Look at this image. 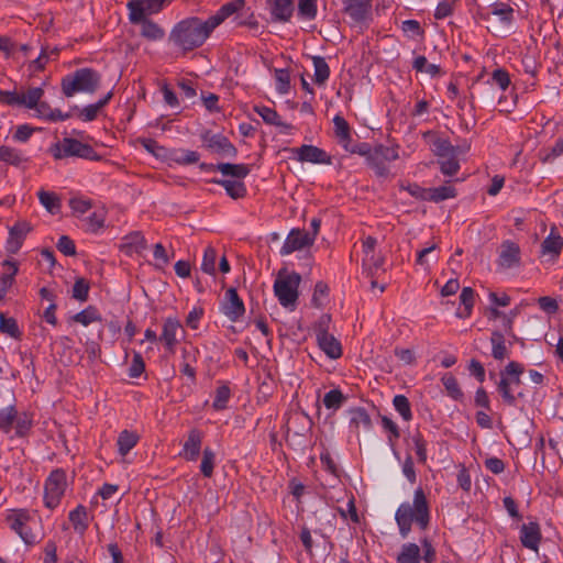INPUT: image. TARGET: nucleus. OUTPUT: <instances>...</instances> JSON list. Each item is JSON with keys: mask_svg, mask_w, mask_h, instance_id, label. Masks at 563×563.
Returning a JSON list of instances; mask_svg holds the SVG:
<instances>
[{"mask_svg": "<svg viewBox=\"0 0 563 563\" xmlns=\"http://www.w3.org/2000/svg\"><path fill=\"white\" fill-rule=\"evenodd\" d=\"M245 5V0H232L224 3L208 19L187 16L178 21L168 34V43L181 55L202 47L213 31L230 16L238 14Z\"/></svg>", "mask_w": 563, "mask_h": 563, "instance_id": "1", "label": "nucleus"}, {"mask_svg": "<svg viewBox=\"0 0 563 563\" xmlns=\"http://www.w3.org/2000/svg\"><path fill=\"white\" fill-rule=\"evenodd\" d=\"M430 520V505L421 487H418L413 492L411 504L408 501L400 504L395 512V521L402 539L409 536L413 523H416L420 530L424 531L429 528Z\"/></svg>", "mask_w": 563, "mask_h": 563, "instance_id": "2", "label": "nucleus"}, {"mask_svg": "<svg viewBox=\"0 0 563 563\" xmlns=\"http://www.w3.org/2000/svg\"><path fill=\"white\" fill-rule=\"evenodd\" d=\"M523 372L525 366L521 363L511 361L499 373L500 379L497 384V391L504 404L509 407H515L518 399L526 398L523 391L515 394V389L522 384L521 375Z\"/></svg>", "mask_w": 563, "mask_h": 563, "instance_id": "3", "label": "nucleus"}, {"mask_svg": "<svg viewBox=\"0 0 563 563\" xmlns=\"http://www.w3.org/2000/svg\"><path fill=\"white\" fill-rule=\"evenodd\" d=\"M101 75L92 68H79L62 78L60 87L66 97L77 92L93 93L100 86Z\"/></svg>", "mask_w": 563, "mask_h": 563, "instance_id": "4", "label": "nucleus"}, {"mask_svg": "<svg viewBox=\"0 0 563 563\" xmlns=\"http://www.w3.org/2000/svg\"><path fill=\"white\" fill-rule=\"evenodd\" d=\"M49 154L55 159L77 157L81 159L100 162L102 156L95 148L75 137H64L62 141L53 143L48 148Z\"/></svg>", "mask_w": 563, "mask_h": 563, "instance_id": "5", "label": "nucleus"}, {"mask_svg": "<svg viewBox=\"0 0 563 563\" xmlns=\"http://www.w3.org/2000/svg\"><path fill=\"white\" fill-rule=\"evenodd\" d=\"M301 283V275L299 273H286L280 271L274 282V294L279 303L290 311L297 307L299 298V285Z\"/></svg>", "mask_w": 563, "mask_h": 563, "instance_id": "6", "label": "nucleus"}, {"mask_svg": "<svg viewBox=\"0 0 563 563\" xmlns=\"http://www.w3.org/2000/svg\"><path fill=\"white\" fill-rule=\"evenodd\" d=\"M67 487L66 472L63 468L53 470L44 483V505L53 510L59 504Z\"/></svg>", "mask_w": 563, "mask_h": 563, "instance_id": "7", "label": "nucleus"}, {"mask_svg": "<svg viewBox=\"0 0 563 563\" xmlns=\"http://www.w3.org/2000/svg\"><path fill=\"white\" fill-rule=\"evenodd\" d=\"M33 520V516L25 508L13 509L5 518L10 529L29 545H33L37 542V536L30 526Z\"/></svg>", "mask_w": 563, "mask_h": 563, "instance_id": "8", "label": "nucleus"}, {"mask_svg": "<svg viewBox=\"0 0 563 563\" xmlns=\"http://www.w3.org/2000/svg\"><path fill=\"white\" fill-rule=\"evenodd\" d=\"M169 0H129L126 8L129 10V21L137 24L144 18L159 13Z\"/></svg>", "mask_w": 563, "mask_h": 563, "instance_id": "9", "label": "nucleus"}, {"mask_svg": "<svg viewBox=\"0 0 563 563\" xmlns=\"http://www.w3.org/2000/svg\"><path fill=\"white\" fill-rule=\"evenodd\" d=\"M200 140L203 146L212 153L232 158L238 155V148L225 135L221 133H212L211 130H203L200 133Z\"/></svg>", "mask_w": 563, "mask_h": 563, "instance_id": "10", "label": "nucleus"}, {"mask_svg": "<svg viewBox=\"0 0 563 563\" xmlns=\"http://www.w3.org/2000/svg\"><path fill=\"white\" fill-rule=\"evenodd\" d=\"M185 333V329L178 318L167 317L163 321L159 342L168 353L174 354L180 338H184Z\"/></svg>", "mask_w": 563, "mask_h": 563, "instance_id": "11", "label": "nucleus"}, {"mask_svg": "<svg viewBox=\"0 0 563 563\" xmlns=\"http://www.w3.org/2000/svg\"><path fill=\"white\" fill-rule=\"evenodd\" d=\"M521 265V250L518 243L506 240L499 247L497 266L503 269L517 268Z\"/></svg>", "mask_w": 563, "mask_h": 563, "instance_id": "12", "label": "nucleus"}, {"mask_svg": "<svg viewBox=\"0 0 563 563\" xmlns=\"http://www.w3.org/2000/svg\"><path fill=\"white\" fill-rule=\"evenodd\" d=\"M290 152L292 153L294 157L301 163L307 162L325 165L332 164L331 155H329L324 150L314 145L303 144L299 147L290 148Z\"/></svg>", "mask_w": 563, "mask_h": 563, "instance_id": "13", "label": "nucleus"}, {"mask_svg": "<svg viewBox=\"0 0 563 563\" xmlns=\"http://www.w3.org/2000/svg\"><path fill=\"white\" fill-rule=\"evenodd\" d=\"M341 2L343 13L355 24H362L371 16L373 0H341Z\"/></svg>", "mask_w": 563, "mask_h": 563, "instance_id": "14", "label": "nucleus"}, {"mask_svg": "<svg viewBox=\"0 0 563 563\" xmlns=\"http://www.w3.org/2000/svg\"><path fill=\"white\" fill-rule=\"evenodd\" d=\"M222 313L232 322L239 321L245 313V306L235 288L231 287L225 291L224 300L221 303Z\"/></svg>", "mask_w": 563, "mask_h": 563, "instance_id": "15", "label": "nucleus"}, {"mask_svg": "<svg viewBox=\"0 0 563 563\" xmlns=\"http://www.w3.org/2000/svg\"><path fill=\"white\" fill-rule=\"evenodd\" d=\"M311 245H313L312 236H308V233L303 230L291 229L279 253L285 256Z\"/></svg>", "mask_w": 563, "mask_h": 563, "instance_id": "16", "label": "nucleus"}, {"mask_svg": "<svg viewBox=\"0 0 563 563\" xmlns=\"http://www.w3.org/2000/svg\"><path fill=\"white\" fill-rule=\"evenodd\" d=\"M32 231V225L27 221H18L9 229V238L5 243V250L9 254H16L26 238Z\"/></svg>", "mask_w": 563, "mask_h": 563, "instance_id": "17", "label": "nucleus"}, {"mask_svg": "<svg viewBox=\"0 0 563 563\" xmlns=\"http://www.w3.org/2000/svg\"><path fill=\"white\" fill-rule=\"evenodd\" d=\"M272 21L286 23L289 22L294 10L295 0H266Z\"/></svg>", "mask_w": 563, "mask_h": 563, "instance_id": "18", "label": "nucleus"}, {"mask_svg": "<svg viewBox=\"0 0 563 563\" xmlns=\"http://www.w3.org/2000/svg\"><path fill=\"white\" fill-rule=\"evenodd\" d=\"M541 540V528L537 521L523 523L520 527V542L522 547L537 552Z\"/></svg>", "mask_w": 563, "mask_h": 563, "instance_id": "19", "label": "nucleus"}, {"mask_svg": "<svg viewBox=\"0 0 563 563\" xmlns=\"http://www.w3.org/2000/svg\"><path fill=\"white\" fill-rule=\"evenodd\" d=\"M146 240L140 231H134L122 238L120 251L126 256L140 255L146 249Z\"/></svg>", "mask_w": 563, "mask_h": 563, "instance_id": "20", "label": "nucleus"}, {"mask_svg": "<svg viewBox=\"0 0 563 563\" xmlns=\"http://www.w3.org/2000/svg\"><path fill=\"white\" fill-rule=\"evenodd\" d=\"M203 434L199 429H191L183 445L180 456L186 461H197L201 451Z\"/></svg>", "mask_w": 563, "mask_h": 563, "instance_id": "21", "label": "nucleus"}, {"mask_svg": "<svg viewBox=\"0 0 563 563\" xmlns=\"http://www.w3.org/2000/svg\"><path fill=\"white\" fill-rule=\"evenodd\" d=\"M515 10L505 2H495L489 7V11L482 12L479 15L483 20L488 21L490 15H496L505 26H510L514 22Z\"/></svg>", "mask_w": 563, "mask_h": 563, "instance_id": "22", "label": "nucleus"}, {"mask_svg": "<svg viewBox=\"0 0 563 563\" xmlns=\"http://www.w3.org/2000/svg\"><path fill=\"white\" fill-rule=\"evenodd\" d=\"M316 339L318 346L328 357L336 360L342 356V345L333 334L321 333Z\"/></svg>", "mask_w": 563, "mask_h": 563, "instance_id": "23", "label": "nucleus"}, {"mask_svg": "<svg viewBox=\"0 0 563 563\" xmlns=\"http://www.w3.org/2000/svg\"><path fill=\"white\" fill-rule=\"evenodd\" d=\"M68 520L70 521L75 532L82 537L89 527L87 508L81 504L78 505L75 509L69 511Z\"/></svg>", "mask_w": 563, "mask_h": 563, "instance_id": "24", "label": "nucleus"}, {"mask_svg": "<svg viewBox=\"0 0 563 563\" xmlns=\"http://www.w3.org/2000/svg\"><path fill=\"white\" fill-rule=\"evenodd\" d=\"M210 183L222 186L227 195L234 200L243 199L247 195V188L242 180L213 178Z\"/></svg>", "mask_w": 563, "mask_h": 563, "instance_id": "25", "label": "nucleus"}, {"mask_svg": "<svg viewBox=\"0 0 563 563\" xmlns=\"http://www.w3.org/2000/svg\"><path fill=\"white\" fill-rule=\"evenodd\" d=\"M334 135L338 143L343 147L347 148L349 143L352 142V130L349 122L340 114L333 118Z\"/></svg>", "mask_w": 563, "mask_h": 563, "instance_id": "26", "label": "nucleus"}, {"mask_svg": "<svg viewBox=\"0 0 563 563\" xmlns=\"http://www.w3.org/2000/svg\"><path fill=\"white\" fill-rule=\"evenodd\" d=\"M140 441V435L136 431L124 429L121 431L117 439L118 453L125 456Z\"/></svg>", "mask_w": 563, "mask_h": 563, "instance_id": "27", "label": "nucleus"}, {"mask_svg": "<svg viewBox=\"0 0 563 563\" xmlns=\"http://www.w3.org/2000/svg\"><path fill=\"white\" fill-rule=\"evenodd\" d=\"M563 249V239L556 232V229H552L550 234L541 243V253L543 255L550 254L553 257H558Z\"/></svg>", "mask_w": 563, "mask_h": 563, "instance_id": "28", "label": "nucleus"}, {"mask_svg": "<svg viewBox=\"0 0 563 563\" xmlns=\"http://www.w3.org/2000/svg\"><path fill=\"white\" fill-rule=\"evenodd\" d=\"M0 161L8 165L20 167L22 164L29 163L30 159L22 151L11 146L1 145Z\"/></svg>", "mask_w": 563, "mask_h": 563, "instance_id": "29", "label": "nucleus"}, {"mask_svg": "<svg viewBox=\"0 0 563 563\" xmlns=\"http://www.w3.org/2000/svg\"><path fill=\"white\" fill-rule=\"evenodd\" d=\"M397 563H421V550L417 543L407 542L400 547Z\"/></svg>", "mask_w": 563, "mask_h": 563, "instance_id": "30", "label": "nucleus"}, {"mask_svg": "<svg viewBox=\"0 0 563 563\" xmlns=\"http://www.w3.org/2000/svg\"><path fill=\"white\" fill-rule=\"evenodd\" d=\"M254 112H256L266 124L280 126L285 129H291V125L280 121V117L277 111L273 108H269L264 104H256L253 107Z\"/></svg>", "mask_w": 563, "mask_h": 563, "instance_id": "31", "label": "nucleus"}, {"mask_svg": "<svg viewBox=\"0 0 563 563\" xmlns=\"http://www.w3.org/2000/svg\"><path fill=\"white\" fill-rule=\"evenodd\" d=\"M219 172L223 176H230L233 180H242L250 174L251 167L247 164L219 163Z\"/></svg>", "mask_w": 563, "mask_h": 563, "instance_id": "32", "label": "nucleus"}, {"mask_svg": "<svg viewBox=\"0 0 563 563\" xmlns=\"http://www.w3.org/2000/svg\"><path fill=\"white\" fill-rule=\"evenodd\" d=\"M311 60H312L313 68H314L313 82L317 86L322 87L327 84V81L330 77V73H331L330 67H329L325 58L322 56H312Z\"/></svg>", "mask_w": 563, "mask_h": 563, "instance_id": "33", "label": "nucleus"}, {"mask_svg": "<svg viewBox=\"0 0 563 563\" xmlns=\"http://www.w3.org/2000/svg\"><path fill=\"white\" fill-rule=\"evenodd\" d=\"M490 344L492 356L496 361H503L508 357L509 351L506 346L505 335L500 331L495 330L492 332Z\"/></svg>", "mask_w": 563, "mask_h": 563, "instance_id": "34", "label": "nucleus"}, {"mask_svg": "<svg viewBox=\"0 0 563 563\" xmlns=\"http://www.w3.org/2000/svg\"><path fill=\"white\" fill-rule=\"evenodd\" d=\"M74 322L80 323L84 327L89 325L92 322H101L102 317L96 306H88L84 310L77 312L71 317Z\"/></svg>", "mask_w": 563, "mask_h": 563, "instance_id": "35", "label": "nucleus"}, {"mask_svg": "<svg viewBox=\"0 0 563 563\" xmlns=\"http://www.w3.org/2000/svg\"><path fill=\"white\" fill-rule=\"evenodd\" d=\"M168 159L179 165H191L199 162L200 154L191 150H172Z\"/></svg>", "mask_w": 563, "mask_h": 563, "instance_id": "36", "label": "nucleus"}, {"mask_svg": "<svg viewBox=\"0 0 563 563\" xmlns=\"http://www.w3.org/2000/svg\"><path fill=\"white\" fill-rule=\"evenodd\" d=\"M137 24H141V35L150 41L162 40L165 35L164 30L148 18H144Z\"/></svg>", "mask_w": 563, "mask_h": 563, "instance_id": "37", "label": "nucleus"}, {"mask_svg": "<svg viewBox=\"0 0 563 563\" xmlns=\"http://www.w3.org/2000/svg\"><path fill=\"white\" fill-rule=\"evenodd\" d=\"M460 301L464 309L457 310L456 316L461 319H466L471 317L474 302H475V291L471 287H464L460 294Z\"/></svg>", "mask_w": 563, "mask_h": 563, "instance_id": "38", "label": "nucleus"}, {"mask_svg": "<svg viewBox=\"0 0 563 563\" xmlns=\"http://www.w3.org/2000/svg\"><path fill=\"white\" fill-rule=\"evenodd\" d=\"M428 201L439 203L446 199L455 198L457 195L456 189L453 186L443 185L440 187L428 188Z\"/></svg>", "mask_w": 563, "mask_h": 563, "instance_id": "39", "label": "nucleus"}, {"mask_svg": "<svg viewBox=\"0 0 563 563\" xmlns=\"http://www.w3.org/2000/svg\"><path fill=\"white\" fill-rule=\"evenodd\" d=\"M41 205L52 214L59 212L62 203L59 197L53 191L40 190L37 192Z\"/></svg>", "mask_w": 563, "mask_h": 563, "instance_id": "40", "label": "nucleus"}, {"mask_svg": "<svg viewBox=\"0 0 563 563\" xmlns=\"http://www.w3.org/2000/svg\"><path fill=\"white\" fill-rule=\"evenodd\" d=\"M350 424L356 429H358L361 426L364 427L366 430H369L372 428V419L363 407H356L350 410Z\"/></svg>", "mask_w": 563, "mask_h": 563, "instance_id": "41", "label": "nucleus"}, {"mask_svg": "<svg viewBox=\"0 0 563 563\" xmlns=\"http://www.w3.org/2000/svg\"><path fill=\"white\" fill-rule=\"evenodd\" d=\"M0 332L15 340H21L22 338L16 320L12 317H5L3 312H0Z\"/></svg>", "mask_w": 563, "mask_h": 563, "instance_id": "42", "label": "nucleus"}, {"mask_svg": "<svg viewBox=\"0 0 563 563\" xmlns=\"http://www.w3.org/2000/svg\"><path fill=\"white\" fill-rule=\"evenodd\" d=\"M347 397L339 388H334L325 393L323 397V405L327 409L335 412L346 401Z\"/></svg>", "mask_w": 563, "mask_h": 563, "instance_id": "43", "label": "nucleus"}, {"mask_svg": "<svg viewBox=\"0 0 563 563\" xmlns=\"http://www.w3.org/2000/svg\"><path fill=\"white\" fill-rule=\"evenodd\" d=\"M441 382L448 393V395L456 400H463L464 394L459 385L457 379L450 373H446L442 376Z\"/></svg>", "mask_w": 563, "mask_h": 563, "instance_id": "44", "label": "nucleus"}, {"mask_svg": "<svg viewBox=\"0 0 563 563\" xmlns=\"http://www.w3.org/2000/svg\"><path fill=\"white\" fill-rule=\"evenodd\" d=\"M318 0H298L297 16L300 20H314L318 13Z\"/></svg>", "mask_w": 563, "mask_h": 563, "instance_id": "45", "label": "nucleus"}, {"mask_svg": "<svg viewBox=\"0 0 563 563\" xmlns=\"http://www.w3.org/2000/svg\"><path fill=\"white\" fill-rule=\"evenodd\" d=\"M44 96V89L42 87L29 88L26 93H20L21 107L33 109L41 102Z\"/></svg>", "mask_w": 563, "mask_h": 563, "instance_id": "46", "label": "nucleus"}, {"mask_svg": "<svg viewBox=\"0 0 563 563\" xmlns=\"http://www.w3.org/2000/svg\"><path fill=\"white\" fill-rule=\"evenodd\" d=\"M366 163L377 177L387 178L389 176V167L386 165L385 159L377 154L375 148L373 154L366 159Z\"/></svg>", "mask_w": 563, "mask_h": 563, "instance_id": "47", "label": "nucleus"}, {"mask_svg": "<svg viewBox=\"0 0 563 563\" xmlns=\"http://www.w3.org/2000/svg\"><path fill=\"white\" fill-rule=\"evenodd\" d=\"M16 413V408L13 405L0 409V431L9 433L12 430Z\"/></svg>", "mask_w": 563, "mask_h": 563, "instance_id": "48", "label": "nucleus"}, {"mask_svg": "<svg viewBox=\"0 0 563 563\" xmlns=\"http://www.w3.org/2000/svg\"><path fill=\"white\" fill-rule=\"evenodd\" d=\"M432 151L434 155L439 157V159L456 154L455 147L451 144L449 139L444 137H437L433 141Z\"/></svg>", "mask_w": 563, "mask_h": 563, "instance_id": "49", "label": "nucleus"}, {"mask_svg": "<svg viewBox=\"0 0 563 563\" xmlns=\"http://www.w3.org/2000/svg\"><path fill=\"white\" fill-rule=\"evenodd\" d=\"M216 465V453L209 446L205 448L202 451V459L200 463V472L201 474L210 478L213 475V470Z\"/></svg>", "mask_w": 563, "mask_h": 563, "instance_id": "50", "label": "nucleus"}, {"mask_svg": "<svg viewBox=\"0 0 563 563\" xmlns=\"http://www.w3.org/2000/svg\"><path fill=\"white\" fill-rule=\"evenodd\" d=\"M140 143L148 153L157 158L167 159L169 156L170 151L159 145L154 139L143 137L140 139Z\"/></svg>", "mask_w": 563, "mask_h": 563, "instance_id": "51", "label": "nucleus"}, {"mask_svg": "<svg viewBox=\"0 0 563 563\" xmlns=\"http://www.w3.org/2000/svg\"><path fill=\"white\" fill-rule=\"evenodd\" d=\"M2 266L12 268V273H3L0 276V288L9 290L14 283V277L19 272V263L12 260H4Z\"/></svg>", "mask_w": 563, "mask_h": 563, "instance_id": "52", "label": "nucleus"}, {"mask_svg": "<svg viewBox=\"0 0 563 563\" xmlns=\"http://www.w3.org/2000/svg\"><path fill=\"white\" fill-rule=\"evenodd\" d=\"M274 77L276 80V90L280 95H286L290 90V73L286 68H275Z\"/></svg>", "mask_w": 563, "mask_h": 563, "instance_id": "53", "label": "nucleus"}, {"mask_svg": "<svg viewBox=\"0 0 563 563\" xmlns=\"http://www.w3.org/2000/svg\"><path fill=\"white\" fill-rule=\"evenodd\" d=\"M89 290H90L89 282L84 277H79L74 283L73 290H71V297L80 302H85L88 300Z\"/></svg>", "mask_w": 563, "mask_h": 563, "instance_id": "54", "label": "nucleus"}, {"mask_svg": "<svg viewBox=\"0 0 563 563\" xmlns=\"http://www.w3.org/2000/svg\"><path fill=\"white\" fill-rule=\"evenodd\" d=\"M395 410L401 416L405 421L412 419L411 406L405 395H396L393 399Z\"/></svg>", "mask_w": 563, "mask_h": 563, "instance_id": "55", "label": "nucleus"}, {"mask_svg": "<svg viewBox=\"0 0 563 563\" xmlns=\"http://www.w3.org/2000/svg\"><path fill=\"white\" fill-rule=\"evenodd\" d=\"M382 427L388 432L387 440L391 449L395 448L397 440L400 438V431L396 422L387 416H382Z\"/></svg>", "mask_w": 563, "mask_h": 563, "instance_id": "56", "label": "nucleus"}, {"mask_svg": "<svg viewBox=\"0 0 563 563\" xmlns=\"http://www.w3.org/2000/svg\"><path fill=\"white\" fill-rule=\"evenodd\" d=\"M438 164L440 165V170L444 176H455L460 170V163L456 158V154L438 159Z\"/></svg>", "mask_w": 563, "mask_h": 563, "instance_id": "57", "label": "nucleus"}, {"mask_svg": "<svg viewBox=\"0 0 563 563\" xmlns=\"http://www.w3.org/2000/svg\"><path fill=\"white\" fill-rule=\"evenodd\" d=\"M32 417L27 412L16 413L14 421L16 437H25L32 428Z\"/></svg>", "mask_w": 563, "mask_h": 563, "instance_id": "58", "label": "nucleus"}, {"mask_svg": "<svg viewBox=\"0 0 563 563\" xmlns=\"http://www.w3.org/2000/svg\"><path fill=\"white\" fill-rule=\"evenodd\" d=\"M231 397V389L228 385H221L216 389L212 407L214 410H223L227 408Z\"/></svg>", "mask_w": 563, "mask_h": 563, "instance_id": "59", "label": "nucleus"}, {"mask_svg": "<svg viewBox=\"0 0 563 563\" xmlns=\"http://www.w3.org/2000/svg\"><path fill=\"white\" fill-rule=\"evenodd\" d=\"M217 252L212 246L206 247L201 262V271L209 275L216 274Z\"/></svg>", "mask_w": 563, "mask_h": 563, "instance_id": "60", "label": "nucleus"}, {"mask_svg": "<svg viewBox=\"0 0 563 563\" xmlns=\"http://www.w3.org/2000/svg\"><path fill=\"white\" fill-rule=\"evenodd\" d=\"M510 82L509 73L504 68L495 69L492 73L490 79L487 80V84H495L501 91H506L510 86Z\"/></svg>", "mask_w": 563, "mask_h": 563, "instance_id": "61", "label": "nucleus"}, {"mask_svg": "<svg viewBox=\"0 0 563 563\" xmlns=\"http://www.w3.org/2000/svg\"><path fill=\"white\" fill-rule=\"evenodd\" d=\"M329 286L327 283L320 280L317 282L314 285L311 303L317 307L321 308L324 305V299L329 296Z\"/></svg>", "mask_w": 563, "mask_h": 563, "instance_id": "62", "label": "nucleus"}, {"mask_svg": "<svg viewBox=\"0 0 563 563\" xmlns=\"http://www.w3.org/2000/svg\"><path fill=\"white\" fill-rule=\"evenodd\" d=\"M457 0H442L438 3L433 16L435 20H443L454 12Z\"/></svg>", "mask_w": 563, "mask_h": 563, "instance_id": "63", "label": "nucleus"}, {"mask_svg": "<svg viewBox=\"0 0 563 563\" xmlns=\"http://www.w3.org/2000/svg\"><path fill=\"white\" fill-rule=\"evenodd\" d=\"M412 442L415 444L416 455L418 462L426 464L427 462V441L423 439L420 432L412 435Z\"/></svg>", "mask_w": 563, "mask_h": 563, "instance_id": "64", "label": "nucleus"}]
</instances>
